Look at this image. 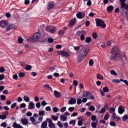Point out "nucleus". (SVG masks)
Instances as JSON below:
<instances>
[{
	"label": "nucleus",
	"instance_id": "obj_1",
	"mask_svg": "<svg viewBox=\"0 0 128 128\" xmlns=\"http://www.w3.org/2000/svg\"><path fill=\"white\" fill-rule=\"evenodd\" d=\"M80 50L79 52L78 58L79 62H82V60L86 58L88 54L90 52V48H88V46H84L82 45H81L80 46L74 47V50H80Z\"/></svg>",
	"mask_w": 128,
	"mask_h": 128
},
{
	"label": "nucleus",
	"instance_id": "obj_2",
	"mask_svg": "<svg viewBox=\"0 0 128 128\" xmlns=\"http://www.w3.org/2000/svg\"><path fill=\"white\" fill-rule=\"evenodd\" d=\"M110 60H116L120 58L122 62L126 60V54H122L118 47H114L112 51V56L110 57Z\"/></svg>",
	"mask_w": 128,
	"mask_h": 128
},
{
	"label": "nucleus",
	"instance_id": "obj_3",
	"mask_svg": "<svg viewBox=\"0 0 128 128\" xmlns=\"http://www.w3.org/2000/svg\"><path fill=\"white\" fill-rule=\"evenodd\" d=\"M42 38V34L40 32H36L33 38H30L28 39L29 42H38Z\"/></svg>",
	"mask_w": 128,
	"mask_h": 128
},
{
	"label": "nucleus",
	"instance_id": "obj_4",
	"mask_svg": "<svg viewBox=\"0 0 128 128\" xmlns=\"http://www.w3.org/2000/svg\"><path fill=\"white\" fill-rule=\"evenodd\" d=\"M96 24L97 26L102 28H106V24L104 22L100 19H96Z\"/></svg>",
	"mask_w": 128,
	"mask_h": 128
},
{
	"label": "nucleus",
	"instance_id": "obj_5",
	"mask_svg": "<svg viewBox=\"0 0 128 128\" xmlns=\"http://www.w3.org/2000/svg\"><path fill=\"white\" fill-rule=\"evenodd\" d=\"M46 30L50 34H54L58 31V28L54 26H48L46 28Z\"/></svg>",
	"mask_w": 128,
	"mask_h": 128
},
{
	"label": "nucleus",
	"instance_id": "obj_6",
	"mask_svg": "<svg viewBox=\"0 0 128 128\" xmlns=\"http://www.w3.org/2000/svg\"><path fill=\"white\" fill-rule=\"evenodd\" d=\"M126 0H120V8L124 10H128V4H126Z\"/></svg>",
	"mask_w": 128,
	"mask_h": 128
},
{
	"label": "nucleus",
	"instance_id": "obj_7",
	"mask_svg": "<svg viewBox=\"0 0 128 128\" xmlns=\"http://www.w3.org/2000/svg\"><path fill=\"white\" fill-rule=\"evenodd\" d=\"M83 98H87L88 100H94V96H92V94L88 91H86L84 92Z\"/></svg>",
	"mask_w": 128,
	"mask_h": 128
},
{
	"label": "nucleus",
	"instance_id": "obj_8",
	"mask_svg": "<svg viewBox=\"0 0 128 128\" xmlns=\"http://www.w3.org/2000/svg\"><path fill=\"white\" fill-rule=\"evenodd\" d=\"M58 54L62 56H66L67 58L70 56V53H68V52L64 51L58 52Z\"/></svg>",
	"mask_w": 128,
	"mask_h": 128
},
{
	"label": "nucleus",
	"instance_id": "obj_9",
	"mask_svg": "<svg viewBox=\"0 0 128 128\" xmlns=\"http://www.w3.org/2000/svg\"><path fill=\"white\" fill-rule=\"evenodd\" d=\"M8 26V22L6 20H2L0 22V26L2 28H6Z\"/></svg>",
	"mask_w": 128,
	"mask_h": 128
},
{
	"label": "nucleus",
	"instance_id": "obj_10",
	"mask_svg": "<svg viewBox=\"0 0 128 128\" xmlns=\"http://www.w3.org/2000/svg\"><path fill=\"white\" fill-rule=\"evenodd\" d=\"M76 16L79 20H82V18H84L86 16V13L84 12H78Z\"/></svg>",
	"mask_w": 128,
	"mask_h": 128
},
{
	"label": "nucleus",
	"instance_id": "obj_11",
	"mask_svg": "<svg viewBox=\"0 0 128 128\" xmlns=\"http://www.w3.org/2000/svg\"><path fill=\"white\" fill-rule=\"evenodd\" d=\"M13 28H14V30H16V27L14 26V25L11 24L8 26L6 29V32H10V30H12Z\"/></svg>",
	"mask_w": 128,
	"mask_h": 128
},
{
	"label": "nucleus",
	"instance_id": "obj_12",
	"mask_svg": "<svg viewBox=\"0 0 128 128\" xmlns=\"http://www.w3.org/2000/svg\"><path fill=\"white\" fill-rule=\"evenodd\" d=\"M34 108H36L33 102H30L29 104L28 110H34Z\"/></svg>",
	"mask_w": 128,
	"mask_h": 128
},
{
	"label": "nucleus",
	"instance_id": "obj_13",
	"mask_svg": "<svg viewBox=\"0 0 128 128\" xmlns=\"http://www.w3.org/2000/svg\"><path fill=\"white\" fill-rule=\"evenodd\" d=\"M126 112V109L122 106H120L118 108V112L120 114H122Z\"/></svg>",
	"mask_w": 128,
	"mask_h": 128
},
{
	"label": "nucleus",
	"instance_id": "obj_14",
	"mask_svg": "<svg viewBox=\"0 0 128 128\" xmlns=\"http://www.w3.org/2000/svg\"><path fill=\"white\" fill-rule=\"evenodd\" d=\"M54 8V2H51L49 3L48 5V10H52Z\"/></svg>",
	"mask_w": 128,
	"mask_h": 128
},
{
	"label": "nucleus",
	"instance_id": "obj_15",
	"mask_svg": "<svg viewBox=\"0 0 128 128\" xmlns=\"http://www.w3.org/2000/svg\"><path fill=\"white\" fill-rule=\"evenodd\" d=\"M68 104H70L72 106L74 104H76V99L74 98H71Z\"/></svg>",
	"mask_w": 128,
	"mask_h": 128
},
{
	"label": "nucleus",
	"instance_id": "obj_16",
	"mask_svg": "<svg viewBox=\"0 0 128 128\" xmlns=\"http://www.w3.org/2000/svg\"><path fill=\"white\" fill-rule=\"evenodd\" d=\"M54 94L56 98H60L62 97V94L56 90L54 91Z\"/></svg>",
	"mask_w": 128,
	"mask_h": 128
},
{
	"label": "nucleus",
	"instance_id": "obj_17",
	"mask_svg": "<svg viewBox=\"0 0 128 128\" xmlns=\"http://www.w3.org/2000/svg\"><path fill=\"white\" fill-rule=\"evenodd\" d=\"M21 122L24 126H28V119H22Z\"/></svg>",
	"mask_w": 128,
	"mask_h": 128
},
{
	"label": "nucleus",
	"instance_id": "obj_18",
	"mask_svg": "<svg viewBox=\"0 0 128 128\" xmlns=\"http://www.w3.org/2000/svg\"><path fill=\"white\" fill-rule=\"evenodd\" d=\"M14 128H24L22 126H20V124H18L16 122H14L13 124Z\"/></svg>",
	"mask_w": 128,
	"mask_h": 128
},
{
	"label": "nucleus",
	"instance_id": "obj_19",
	"mask_svg": "<svg viewBox=\"0 0 128 128\" xmlns=\"http://www.w3.org/2000/svg\"><path fill=\"white\" fill-rule=\"evenodd\" d=\"M60 120L62 122H66L68 120V118L64 114L60 116Z\"/></svg>",
	"mask_w": 128,
	"mask_h": 128
},
{
	"label": "nucleus",
	"instance_id": "obj_20",
	"mask_svg": "<svg viewBox=\"0 0 128 128\" xmlns=\"http://www.w3.org/2000/svg\"><path fill=\"white\" fill-rule=\"evenodd\" d=\"M86 32L84 31H78L76 34L77 36H80L82 34H86Z\"/></svg>",
	"mask_w": 128,
	"mask_h": 128
},
{
	"label": "nucleus",
	"instance_id": "obj_21",
	"mask_svg": "<svg viewBox=\"0 0 128 128\" xmlns=\"http://www.w3.org/2000/svg\"><path fill=\"white\" fill-rule=\"evenodd\" d=\"M98 80H104V76L100 74H98L96 75Z\"/></svg>",
	"mask_w": 128,
	"mask_h": 128
},
{
	"label": "nucleus",
	"instance_id": "obj_22",
	"mask_svg": "<svg viewBox=\"0 0 128 128\" xmlns=\"http://www.w3.org/2000/svg\"><path fill=\"white\" fill-rule=\"evenodd\" d=\"M112 10H114V6H110L107 8V12H112Z\"/></svg>",
	"mask_w": 128,
	"mask_h": 128
},
{
	"label": "nucleus",
	"instance_id": "obj_23",
	"mask_svg": "<svg viewBox=\"0 0 128 128\" xmlns=\"http://www.w3.org/2000/svg\"><path fill=\"white\" fill-rule=\"evenodd\" d=\"M24 100L26 102H30V98L26 96H24Z\"/></svg>",
	"mask_w": 128,
	"mask_h": 128
},
{
	"label": "nucleus",
	"instance_id": "obj_24",
	"mask_svg": "<svg viewBox=\"0 0 128 128\" xmlns=\"http://www.w3.org/2000/svg\"><path fill=\"white\" fill-rule=\"evenodd\" d=\"M42 128H48V122L46 121L43 122L42 124Z\"/></svg>",
	"mask_w": 128,
	"mask_h": 128
},
{
	"label": "nucleus",
	"instance_id": "obj_25",
	"mask_svg": "<svg viewBox=\"0 0 128 128\" xmlns=\"http://www.w3.org/2000/svg\"><path fill=\"white\" fill-rule=\"evenodd\" d=\"M76 22V18H74L73 20H72L70 22V26H74V24Z\"/></svg>",
	"mask_w": 128,
	"mask_h": 128
},
{
	"label": "nucleus",
	"instance_id": "obj_26",
	"mask_svg": "<svg viewBox=\"0 0 128 128\" xmlns=\"http://www.w3.org/2000/svg\"><path fill=\"white\" fill-rule=\"evenodd\" d=\"M83 125H84V120H80L78 122V126H82Z\"/></svg>",
	"mask_w": 128,
	"mask_h": 128
},
{
	"label": "nucleus",
	"instance_id": "obj_27",
	"mask_svg": "<svg viewBox=\"0 0 128 128\" xmlns=\"http://www.w3.org/2000/svg\"><path fill=\"white\" fill-rule=\"evenodd\" d=\"M92 42V38L88 37L86 40V44H90Z\"/></svg>",
	"mask_w": 128,
	"mask_h": 128
},
{
	"label": "nucleus",
	"instance_id": "obj_28",
	"mask_svg": "<svg viewBox=\"0 0 128 128\" xmlns=\"http://www.w3.org/2000/svg\"><path fill=\"white\" fill-rule=\"evenodd\" d=\"M45 115H46V112H44V111H40L39 112V116H44Z\"/></svg>",
	"mask_w": 128,
	"mask_h": 128
},
{
	"label": "nucleus",
	"instance_id": "obj_29",
	"mask_svg": "<svg viewBox=\"0 0 128 128\" xmlns=\"http://www.w3.org/2000/svg\"><path fill=\"white\" fill-rule=\"evenodd\" d=\"M110 74L112 76H118V73L114 70L110 71Z\"/></svg>",
	"mask_w": 128,
	"mask_h": 128
},
{
	"label": "nucleus",
	"instance_id": "obj_30",
	"mask_svg": "<svg viewBox=\"0 0 128 128\" xmlns=\"http://www.w3.org/2000/svg\"><path fill=\"white\" fill-rule=\"evenodd\" d=\"M19 77L20 78H24V76H26V74L24 73V72H21V73H20L19 74Z\"/></svg>",
	"mask_w": 128,
	"mask_h": 128
},
{
	"label": "nucleus",
	"instance_id": "obj_31",
	"mask_svg": "<svg viewBox=\"0 0 128 128\" xmlns=\"http://www.w3.org/2000/svg\"><path fill=\"white\" fill-rule=\"evenodd\" d=\"M108 118H110V114L108 113L105 115L104 120H108Z\"/></svg>",
	"mask_w": 128,
	"mask_h": 128
},
{
	"label": "nucleus",
	"instance_id": "obj_32",
	"mask_svg": "<svg viewBox=\"0 0 128 128\" xmlns=\"http://www.w3.org/2000/svg\"><path fill=\"white\" fill-rule=\"evenodd\" d=\"M76 120H72L70 121V124H72V126H76Z\"/></svg>",
	"mask_w": 128,
	"mask_h": 128
},
{
	"label": "nucleus",
	"instance_id": "obj_33",
	"mask_svg": "<svg viewBox=\"0 0 128 128\" xmlns=\"http://www.w3.org/2000/svg\"><path fill=\"white\" fill-rule=\"evenodd\" d=\"M94 64V60H90L89 62V66H92Z\"/></svg>",
	"mask_w": 128,
	"mask_h": 128
},
{
	"label": "nucleus",
	"instance_id": "obj_34",
	"mask_svg": "<svg viewBox=\"0 0 128 128\" xmlns=\"http://www.w3.org/2000/svg\"><path fill=\"white\" fill-rule=\"evenodd\" d=\"M112 82H114V84H120V81L119 80H112Z\"/></svg>",
	"mask_w": 128,
	"mask_h": 128
},
{
	"label": "nucleus",
	"instance_id": "obj_35",
	"mask_svg": "<svg viewBox=\"0 0 128 128\" xmlns=\"http://www.w3.org/2000/svg\"><path fill=\"white\" fill-rule=\"evenodd\" d=\"M85 34H82L80 36V40L82 42H84L86 40V36H84Z\"/></svg>",
	"mask_w": 128,
	"mask_h": 128
},
{
	"label": "nucleus",
	"instance_id": "obj_36",
	"mask_svg": "<svg viewBox=\"0 0 128 128\" xmlns=\"http://www.w3.org/2000/svg\"><path fill=\"white\" fill-rule=\"evenodd\" d=\"M64 34H66V32H64V31L63 30H60L58 32V34L60 36H64Z\"/></svg>",
	"mask_w": 128,
	"mask_h": 128
},
{
	"label": "nucleus",
	"instance_id": "obj_37",
	"mask_svg": "<svg viewBox=\"0 0 128 128\" xmlns=\"http://www.w3.org/2000/svg\"><path fill=\"white\" fill-rule=\"evenodd\" d=\"M82 104V100L81 98H79L77 101V104H78V106H80Z\"/></svg>",
	"mask_w": 128,
	"mask_h": 128
},
{
	"label": "nucleus",
	"instance_id": "obj_38",
	"mask_svg": "<svg viewBox=\"0 0 128 128\" xmlns=\"http://www.w3.org/2000/svg\"><path fill=\"white\" fill-rule=\"evenodd\" d=\"M98 124L96 122H92L91 124V126L92 128H96Z\"/></svg>",
	"mask_w": 128,
	"mask_h": 128
},
{
	"label": "nucleus",
	"instance_id": "obj_39",
	"mask_svg": "<svg viewBox=\"0 0 128 128\" xmlns=\"http://www.w3.org/2000/svg\"><path fill=\"white\" fill-rule=\"evenodd\" d=\"M106 112V108H102L100 112H99V114H104Z\"/></svg>",
	"mask_w": 128,
	"mask_h": 128
},
{
	"label": "nucleus",
	"instance_id": "obj_40",
	"mask_svg": "<svg viewBox=\"0 0 128 128\" xmlns=\"http://www.w3.org/2000/svg\"><path fill=\"white\" fill-rule=\"evenodd\" d=\"M52 119L53 120H54V122H56L58 120V117L53 116H52Z\"/></svg>",
	"mask_w": 128,
	"mask_h": 128
},
{
	"label": "nucleus",
	"instance_id": "obj_41",
	"mask_svg": "<svg viewBox=\"0 0 128 128\" xmlns=\"http://www.w3.org/2000/svg\"><path fill=\"white\" fill-rule=\"evenodd\" d=\"M7 117L4 114L0 116V120H6Z\"/></svg>",
	"mask_w": 128,
	"mask_h": 128
},
{
	"label": "nucleus",
	"instance_id": "obj_42",
	"mask_svg": "<svg viewBox=\"0 0 128 128\" xmlns=\"http://www.w3.org/2000/svg\"><path fill=\"white\" fill-rule=\"evenodd\" d=\"M120 82H124V84H125L127 85V86H128V82L126 80H124L122 79H121L120 80Z\"/></svg>",
	"mask_w": 128,
	"mask_h": 128
},
{
	"label": "nucleus",
	"instance_id": "obj_43",
	"mask_svg": "<svg viewBox=\"0 0 128 128\" xmlns=\"http://www.w3.org/2000/svg\"><path fill=\"white\" fill-rule=\"evenodd\" d=\"M89 110L91 112H94L96 110V108H94V106H90Z\"/></svg>",
	"mask_w": 128,
	"mask_h": 128
},
{
	"label": "nucleus",
	"instance_id": "obj_44",
	"mask_svg": "<svg viewBox=\"0 0 128 128\" xmlns=\"http://www.w3.org/2000/svg\"><path fill=\"white\" fill-rule=\"evenodd\" d=\"M32 68V67L30 66L27 65L26 66V70H30Z\"/></svg>",
	"mask_w": 128,
	"mask_h": 128
},
{
	"label": "nucleus",
	"instance_id": "obj_45",
	"mask_svg": "<svg viewBox=\"0 0 128 128\" xmlns=\"http://www.w3.org/2000/svg\"><path fill=\"white\" fill-rule=\"evenodd\" d=\"M91 118L92 122H96V116L94 115L92 116Z\"/></svg>",
	"mask_w": 128,
	"mask_h": 128
},
{
	"label": "nucleus",
	"instance_id": "obj_46",
	"mask_svg": "<svg viewBox=\"0 0 128 128\" xmlns=\"http://www.w3.org/2000/svg\"><path fill=\"white\" fill-rule=\"evenodd\" d=\"M1 126H2V128H6L8 126V124L6 122H3L1 124Z\"/></svg>",
	"mask_w": 128,
	"mask_h": 128
},
{
	"label": "nucleus",
	"instance_id": "obj_47",
	"mask_svg": "<svg viewBox=\"0 0 128 128\" xmlns=\"http://www.w3.org/2000/svg\"><path fill=\"white\" fill-rule=\"evenodd\" d=\"M4 72H6V69H4V67H2L0 68V72L1 74H4Z\"/></svg>",
	"mask_w": 128,
	"mask_h": 128
},
{
	"label": "nucleus",
	"instance_id": "obj_48",
	"mask_svg": "<svg viewBox=\"0 0 128 128\" xmlns=\"http://www.w3.org/2000/svg\"><path fill=\"white\" fill-rule=\"evenodd\" d=\"M103 90L104 92H110V90H108V87H105L104 88Z\"/></svg>",
	"mask_w": 128,
	"mask_h": 128
},
{
	"label": "nucleus",
	"instance_id": "obj_49",
	"mask_svg": "<svg viewBox=\"0 0 128 128\" xmlns=\"http://www.w3.org/2000/svg\"><path fill=\"white\" fill-rule=\"evenodd\" d=\"M128 115H125L123 118H122V120H124V122H126V120H128Z\"/></svg>",
	"mask_w": 128,
	"mask_h": 128
},
{
	"label": "nucleus",
	"instance_id": "obj_50",
	"mask_svg": "<svg viewBox=\"0 0 128 128\" xmlns=\"http://www.w3.org/2000/svg\"><path fill=\"white\" fill-rule=\"evenodd\" d=\"M44 87L46 88H48V90H52V88L50 86V85L46 84L44 86Z\"/></svg>",
	"mask_w": 128,
	"mask_h": 128
},
{
	"label": "nucleus",
	"instance_id": "obj_51",
	"mask_svg": "<svg viewBox=\"0 0 128 128\" xmlns=\"http://www.w3.org/2000/svg\"><path fill=\"white\" fill-rule=\"evenodd\" d=\"M114 112H116V109L114 108H110V114H114Z\"/></svg>",
	"mask_w": 128,
	"mask_h": 128
},
{
	"label": "nucleus",
	"instance_id": "obj_52",
	"mask_svg": "<svg viewBox=\"0 0 128 128\" xmlns=\"http://www.w3.org/2000/svg\"><path fill=\"white\" fill-rule=\"evenodd\" d=\"M53 111L54 112L56 113L58 112H60V109L58 108H53Z\"/></svg>",
	"mask_w": 128,
	"mask_h": 128
},
{
	"label": "nucleus",
	"instance_id": "obj_53",
	"mask_svg": "<svg viewBox=\"0 0 128 128\" xmlns=\"http://www.w3.org/2000/svg\"><path fill=\"white\" fill-rule=\"evenodd\" d=\"M73 84L74 86H78V82L76 80H74L73 82Z\"/></svg>",
	"mask_w": 128,
	"mask_h": 128
},
{
	"label": "nucleus",
	"instance_id": "obj_54",
	"mask_svg": "<svg viewBox=\"0 0 128 128\" xmlns=\"http://www.w3.org/2000/svg\"><path fill=\"white\" fill-rule=\"evenodd\" d=\"M13 78L14 80H18V74H16L13 76Z\"/></svg>",
	"mask_w": 128,
	"mask_h": 128
},
{
	"label": "nucleus",
	"instance_id": "obj_55",
	"mask_svg": "<svg viewBox=\"0 0 128 128\" xmlns=\"http://www.w3.org/2000/svg\"><path fill=\"white\" fill-rule=\"evenodd\" d=\"M1 100H2L4 101L6 100V97L4 95H2L1 96Z\"/></svg>",
	"mask_w": 128,
	"mask_h": 128
},
{
	"label": "nucleus",
	"instance_id": "obj_56",
	"mask_svg": "<svg viewBox=\"0 0 128 128\" xmlns=\"http://www.w3.org/2000/svg\"><path fill=\"white\" fill-rule=\"evenodd\" d=\"M74 110H76V108H74V107H71L70 108L68 109L69 112H74Z\"/></svg>",
	"mask_w": 128,
	"mask_h": 128
},
{
	"label": "nucleus",
	"instance_id": "obj_57",
	"mask_svg": "<svg viewBox=\"0 0 128 128\" xmlns=\"http://www.w3.org/2000/svg\"><path fill=\"white\" fill-rule=\"evenodd\" d=\"M49 128H56V124H49Z\"/></svg>",
	"mask_w": 128,
	"mask_h": 128
},
{
	"label": "nucleus",
	"instance_id": "obj_58",
	"mask_svg": "<svg viewBox=\"0 0 128 128\" xmlns=\"http://www.w3.org/2000/svg\"><path fill=\"white\" fill-rule=\"evenodd\" d=\"M61 112L63 114V112H66V107H64L61 109Z\"/></svg>",
	"mask_w": 128,
	"mask_h": 128
},
{
	"label": "nucleus",
	"instance_id": "obj_59",
	"mask_svg": "<svg viewBox=\"0 0 128 128\" xmlns=\"http://www.w3.org/2000/svg\"><path fill=\"white\" fill-rule=\"evenodd\" d=\"M58 126L60 127V128H64V124H62L60 122H58Z\"/></svg>",
	"mask_w": 128,
	"mask_h": 128
},
{
	"label": "nucleus",
	"instance_id": "obj_60",
	"mask_svg": "<svg viewBox=\"0 0 128 128\" xmlns=\"http://www.w3.org/2000/svg\"><path fill=\"white\" fill-rule=\"evenodd\" d=\"M16 106H18V104L16 103H14L11 106V108L13 109L16 107Z\"/></svg>",
	"mask_w": 128,
	"mask_h": 128
},
{
	"label": "nucleus",
	"instance_id": "obj_61",
	"mask_svg": "<svg viewBox=\"0 0 128 128\" xmlns=\"http://www.w3.org/2000/svg\"><path fill=\"white\" fill-rule=\"evenodd\" d=\"M47 122H48L49 124H52L54 123H52V119L48 118Z\"/></svg>",
	"mask_w": 128,
	"mask_h": 128
},
{
	"label": "nucleus",
	"instance_id": "obj_62",
	"mask_svg": "<svg viewBox=\"0 0 128 128\" xmlns=\"http://www.w3.org/2000/svg\"><path fill=\"white\" fill-rule=\"evenodd\" d=\"M40 106H42L40 102H38L36 104V108H40Z\"/></svg>",
	"mask_w": 128,
	"mask_h": 128
},
{
	"label": "nucleus",
	"instance_id": "obj_63",
	"mask_svg": "<svg viewBox=\"0 0 128 128\" xmlns=\"http://www.w3.org/2000/svg\"><path fill=\"white\" fill-rule=\"evenodd\" d=\"M92 36L93 38H94L95 40H96V38H98V34L94 33Z\"/></svg>",
	"mask_w": 128,
	"mask_h": 128
},
{
	"label": "nucleus",
	"instance_id": "obj_64",
	"mask_svg": "<svg viewBox=\"0 0 128 128\" xmlns=\"http://www.w3.org/2000/svg\"><path fill=\"white\" fill-rule=\"evenodd\" d=\"M4 80V75L0 74V80Z\"/></svg>",
	"mask_w": 128,
	"mask_h": 128
}]
</instances>
